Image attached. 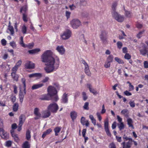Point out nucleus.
I'll return each mask as SVG.
<instances>
[{"label": "nucleus", "mask_w": 148, "mask_h": 148, "mask_svg": "<svg viewBox=\"0 0 148 148\" xmlns=\"http://www.w3.org/2000/svg\"><path fill=\"white\" fill-rule=\"evenodd\" d=\"M52 52L50 50L45 51L41 56L42 61L47 62L45 70L47 73H50L56 71L59 68L60 64L59 59L56 58V59L52 56Z\"/></svg>", "instance_id": "nucleus-1"}, {"label": "nucleus", "mask_w": 148, "mask_h": 148, "mask_svg": "<svg viewBox=\"0 0 148 148\" xmlns=\"http://www.w3.org/2000/svg\"><path fill=\"white\" fill-rule=\"evenodd\" d=\"M22 84L19 85V98L20 103H22L23 102L24 95L26 94V79L23 78L21 79Z\"/></svg>", "instance_id": "nucleus-2"}, {"label": "nucleus", "mask_w": 148, "mask_h": 148, "mask_svg": "<svg viewBox=\"0 0 148 148\" xmlns=\"http://www.w3.org/2000/svg\"><path fill=\"white\" fill-rule=\"evenodd\" d=\"M101 40L102 41V44L104 45H106L108 44V32L105 30H102L101 31L100 34L99 35Z\"/></svg>", "instance_id": "nucleus-3"}, {"label": "nucleus", "mask_w": 148, "mask_h": 148, "mask_svg": "<svg viewBox=\"0 0 148 148\" xmlns=\"http://www.w3.org/2000/svg\"><path fill=\"white\" fill-rule=\"evenodd\" d=\"M139 50L140 54L142 56H145L147 54L148 58V51L146 45L144 43H141L140 46L139 47Z\"/></svg>", "instance_id": "nucleus-4"}, {"label": "nucleus", "mask_w": 148, "mask_h": 148, "mask_svg": "<svg viewBox=\"0 0 148 148\" xmlns=\"http://www.w3.org/2000/svg\"><path fill=\"white\" fill-rule=\"evenodd\" d=\"M112 17L118 22H123L124 19L123 16L121 15L116 11L112 12Z\"/></svg>", "instance_id": "nucleus-5"}, {"label": "nucleus", "mask_w": 148, "mask_h": 148, "mask_svg": "<svg viewBox=\"0 0 148 148\" xmlns=\"http://www.w3.org/2000/svg\"><path fill=\"white\" fill-rule=\"evenodd\" d=\"M48 110L52 113H56L59 109L58 105L56 103H53L50 104L48 106Z\"/></svg>", "instance_id": "nucleus-6"}, {"label": "nucleus", "mask_w": 148, "mask_h": 148, "mask_svg": "<svg viewBox=\"0 0 148 148\" xmlns=\"http://www.w3.org/2000/svg\"><path fill=\"white\" fill-rule=\"evenodd\" d=\"M47 91L48 94L50 96V97L56 95L57 92L56 88L51 86H50L48 88Z\"/></svg>", "instance_id": "nucleus-7"}, {"label": "nucleus", "mask_w": 148, "mask_h": 148, "mask_svg": "<svg viewBox=\"0 0 148 148\" xmlns=\"http://www.w3.org/2000/svg\"><path fill=\"white\" fill-rule=\"evenodd\" d=\"M81 22L77 19H74L71 22V24L73 29L77 28L80 25Z\"/></svg>", "instance_id": "nucleus-8"}, {"label": "nucleus", "mask_w": 148, "mask_h": 148, "mask_svg": "<svg viewBox=\"0 0 148 148\" xmlns=\"http://www.w3.org/2000/svg\"><path fill=\"white\" fill-rule=\"evenodd\" d=\"M72 32L69 29H67L64 32L61 36L63 39L66 40L69 39L71 36Z\"/></svg>", "instance_id": "nucleus-9"}, {"label": "nucleus", "mask_w": 148, "mask_h": 148, "mask_svg": "<svg viewBox=\"0 0 148 148\" xmlns=\"http://www.w3.org/2000/svg\"><path fill=\"white\" fill-rule=\"evenodd\" d=\"M109 121L108 119H106L104 122V127L105 131L107 135L109 136H111V134L108 128Z\"/></svg>", "instance_id": "nucleus-10"}, {"label": "nucleus", "mask_w": 148, "mask_h": 148, "mask_svg": "<svg viewBox=\"0 0 148 148\" xmlns=\"http://www.w3.org/2000/svg\"><path fill=\"white\" fill-rule=\"evenodd\" d=\"M25 67L27 69H32L35 68V64L31 61H27L25 64Z\"/></svg>", "instance_id": "nucleus-11"}, {"label": "nucleus", "mask_w": 148, "mask_h": 148, "mask_svg": "<svg viewBox=\"0 0 148 148\" xmlns=\"http://www.w3.org/2000/svg\"><path fill=\"white\" fill-rule=\"evenodd\" d=\"M0 136L1 137L5 139H7L9 138V134L2 128H0Z\"/></svg>", "instance_id": "nucleus-12"}, {"label": "nucleus", "mask_w": 148, "mask_h": 148, "mask_svg": "<svg viewBox=\"0 0 148 148\" xmlns=\"http://www.w3.org/2000/svg\"><path fill=\"white\" fill-rule=\"evenodd\" d=\"M132 140H129L126 143L125 142H123L121 145L123 146V148H130L132 144Z\"/></svg>", "instance_id": "nucleus-13"}, {"label": "nucleus", "mask_w": 148, "mask_h": 148, "mask_svg": "<svg viewBox=\"0 0 148 148\" xmlns=\"http://www.w3.org/2000/svg\"><path fill=\"white\" fill-rule=\"evenodd\" d=\"M39 109L38 108H36L34 110V114L36 116V117L34 118L35 120H37L40 117L41 114L39 112Z\"/></svg>", "instance_id": "nucleus-14"}, {"label": "nucleus", "mask_w": 148, "mask_h": 148, "mask_svg": "<svg viewBox=\"0 0 148 148\" xmlns=\"http://www.w3.org/2000/svg\"><path fill=\"white\" fill-rule=\"evenodd\" d=\"M56 49L61 55L64 54L65 52V49L62 46H58Z\"/></svg>", "instance_id": "nucleus-15"}, {"label": "nucleus", "mask_w": 148, "mask_h": 148, "mask_svg": "<svg viewBox=\"0 0 148 148\" xmlns=\"http://www.w3.org/2000/svg\"><path fill=\"white\" fill-rule=\"evenodd\" d=\"M12 136L14 138L15 142L17 143L19 141V139L17 134H15L14 130H11L10 131Z\"/></svg>", "instance_id": "nucleus-16"}, {"label": "nucleus", "mask_w": 148, "mask_h": 148, "mask_svg": "<svg viewBox=\"0 0 148 148\" xmlns=\"http://www.w3.org/2000/svg\"><path fill=\"white\" fill-rule=\"evenodd\" d=\"M70 115L72 121H74L77 116V113L75 111H72L70 112Z\"/></svg>", "instance_id": "nucleus-17"}, {"label": "nucleus", "mask_w": 148, "mask_h": 148, "mask_svg": "<svg viewBox=\"0 0 148 148\" xmlns=\"http://www.w3.org/2000/svg\"><path fill=\"white\" fill-rule=\"evenodd\" d=\"M39 99L41 100H49L50 99V97L47 94L41 95Z\"/></svg>", "instance_id": "nucleus-18"}, {"label": "nucleus", "mask_w": 148, "mask_h": 148, "mask_svg": "<svg viewBox=\"0 0 148 148\" xmlns=\"http://www.w3.org/2000/svg\"><path fill=\"white\" fill-rule=\"evenodd\" d=\"M62 102L64 103H68V94L66 93H64L61 99Z\"/></svg>", "instance_id": "nucleus-19"}, {"label": "nucleus", "mask_w": 148, "mask_h": 148, "mask_svg": "<svg viewBox=\"0 0 148 148\" xmlns=\"http://www.w3.org/2000/svg\"><path fill=\"white\" fill-rule=\"evenodd\" d=\"M88 88H89L90 91L94 95H96L97 94V91L93 88H92V86L90 84H87Z\"/></svg>", "instance_id": "nucleus-20"}, {"label": "nucleus", "mask_w": 148, "mask_h": 148, "mask_svg": "<svg viewBox=\"0 0 148 148\" xmlns=\"http://www.w3.org/2000/svg\"><path fill=\"white\" fill-rule=\"evenodd\" d=\"M11 75L14 80L16 82L18 81L19 76L16 73H11Z\"/></svg>", "instance_id": "nucleus-21"}, {"label": "nucleus", "mask_w": 148, "mask_h": 148, "mask_svg": "<svg viewBox=\"0 0 148 148\" xmlns=\"http://www.w3.org/2000/svg\"><path fill=\"white\" fill-rule=\"evenodd\" d=\"M40 51V49L39 48H36L31 50H29L28 51V52L30 54H34L38 53Z\"/></svg>", "instance_id": "nucleus-22"}, {"label": "nucleus", "mask_w": 148, "mask_h": 148, "mask_svg": "<svg viewBox=\"0 0 148 148\" xmlns=\"http://www.w3.org/2000/svg\"><path fill=\"white\" fill-rule=\"evenodd\" d=\"M127 122L129 127H131L132 129H134V127L132 124L133 121L132 119L131 118H129L127 120Z\"/></svg>", "instance_id": "nucleus-23"}, {"label": "nucleus", "mask_w": 148, "mask_h": 148, "mask_svg": "<svg viewBox=\"0 0 148 148\" xmlns=\"http://www.w3.org/2000/svg\"><path fill=\"white\" fill-rule=\"evenodd\" d=\"M43 85L44 84H35L32 86V90L36 89L42 87Z\"/></svg>", "instance_id": "nucleus-24"}, {"label": "nucleus", "mask_w": 148, "mask_h": 148, "mask_svg": "<svg viewBox=\"0 0 148 148\" xmlns=\"http://www.w3.org/2000/svg\"><path fill=\"white\" fill-rule=\"evenodd\" d=\"M22 148H30V145L28 141H25L22 145Z\"/></svg>", "instance_id": "nucleus-25"}, {"label": "nucleus", "mask_w": 148, "mask_h": 148, "mask_svg": "<svg viewBox=\"0 0 148 148\" xmlns=\"http://www.w3.org/2000/svg\"><path fill=\"white\" fill-rule=\"evenodd\" d=\"M19 123L23 124L25 119V116L24 114H21L19 118Z\"/></svg>", "instance_id": "nucleus-26"}, {"label": "nucleus", "mask_w": 148, "mask_h": 148, "mask_svg": "<svg viewBox=\"0 0 148 148\" xmlns=\"http://www.w3.org/2000/svg\"><path fill=\"white\" fill-rule=\"evenodd\" d=\"M52 129L51 128H49L46 130L42 134V137L44 138L46 135L49 134L52 132Z\"/></svg>", "instance_id": "nucleus-27"}, {"label": "nucleus", "mask_w": 148, "mask_h": 148, "mask_svg": "<svg viewBox=\"0 0 148 148\" xmlns=\"http://www.w3.org/2000/svg\"><path fill=\"white\" fill-rule=\"evenodd\" d=\"M51 115L50 111H45L44 112L43 115L42 116V117L44 118H46L48 117Z\"/></svg>", "instance_id": "nucleus-28"}, {"label": "nucleus", "mask_w": 148, "mask_h": 148, "mask_svg": "<svg viewBox=\"0 0 148 148\" xmlns=\"http://www.w3.org/2000/svg\"><path fill=\"white\" fill-rule=\"evenodd\" d=\"M31 132L29 130H27L26 133V139L28 140H29L31 138Z\"/></svg>", "instance_id": "nucleus-29"}, {"label": "nucleus", "mask_w": 148, "mask_h": 148, "mask_svg": "<svg viewBox=\"0 0 148 148\" xmlns=\"http://www.w3.org/2000/svg\"><path fill=\"white\" fill-rule=\"evenodd\" d=\"M85 72L88 76L91 75V73L89 69L88 65L85 66Z\"/></svg>", "instance_id": "nucleus-30"}, {"label": "nucleus", "mask_w": 148, "mask_h": 148, "mask_svg": "<svg viewBox=\"0 0 148 148\" xmlns=\"http://www.w3.org/2000/svg\"><path fill=\"white\" fill-rule=\"evenodd\" d=\"M18 104L17 103H14L13 106V110L14 112H16L18 110Z\"/></svg>", "instance_id": "nucleus-31"}, {"label": "nucleus", "mask_w": 148, "mask_h": 148, "mask_svg": "<svg viewBox=\"0 0 148 148\" xmlns=\"http://www.w3.org/2000/svg\"><path fill=\"white\" fill-rule=\"evenodd\" d=\"M8 29L10 32V34L11 35H13L14 34V28L11 25H8Z\"/></svg>", "instance_id": "nucleus-32"}, {"label": "nucleus", "mask_w": 148, "mask_h": 148, "mask_svg": "<svg viewBox=\"0 0 148 148\" xmlns=\"http://www.w3.org/2000/svg\"><path fill=\"white\" fill-rule=\"evenodd\" d=\"M89 118L90 119L92 123L95 125H96V120L95 119L92 115H90Z\"/></svg>", "instance_id": "nucleus-33"}, {"label": "nucleus", "mask_w": 148, "mask_h": 148, "mask_svg": "<svg viewBox=\"0 0 148 148\" xmlns=\"http://www.w3.org/2000/svg\"><path fill=\"white\" fill-rule=\"evenodd\" d=\"M113 59V56L112 55H110L107 58L106 61L111 63L112 62Z\"/></svg>", "instance_id": "nucleus-34"}, {"label": "nucleus", "mask_w": 148, "mask_h": 148, "mask_svg": "<svg viewBox=\"0 0 148 148\" xmlns=\"http://www.w3.org/2000/svg\"><path fill=\"white\" fill-rule=\"evenodd\" d=\"M124 10L125 11V15L128 18H130L132 16V14L129 11H128L124 9Z\"/></svg>", "instance_id": "nucleus-35"}, {"label": "nucleus", "mask_w": 148, "mask_h": 148, "mask_svg": "<svg viewBox=\"0 0 148 148\" xmlns=\"http://www.w3.org/2000/svg\"><path fill=\"white\" fill-rule=\"evenodd\" d=\"M61 130V128L59 127H57L55 128L54 131L55 132V135L57 136L58 135V133H59Z\"/></svg>", "instance_id": "nucleus-36"}, {"label": "nucleus", "mask_w": 148, "mask_h": 148, "mask_svg": "<svg viewBox=\"0 0 148 148\" xmlns=\"http://www.w3.org/2000/svg\"><path fill=\"white\" fill-rule=\"evenodd\" d=\"M23 38L22 36H21L20 38V41L19 42V44L22 47H25V44L23 41Z\"/></svg>", "instance_id": "nucleus-37"}, {"label": "nucleus", "mask_w": 148, "mask_h": 148, "mask_svg": "<svg viewBox=\"0 0 148 148\" xmlns=\"http://www.w3.org/2000/svg\"><path fill=\"white\" fill-rule=\"evenodd\" d=\"M123 139L124 140V141L125 142V141H127V140H132V138H129L127 137L125 134H124L123 137Z\"/></svg>", "instance_id": "nucleus-38"}, {"label": "nucleus", "mask_w": 148, "mask_h": 148, "mask_svg": "<svg viewBox=\"0 0 148 148\" xmlns=\"http://www.w3.org/2000/svg\"><path fill=\"white\" fill-rule=\"evenodd\" d=\"M117 5V2H115L113 3L112 7L113 11L112 12L116 11V8Z\"/></svg>", "instance_id": "nucleus-39"}, {"label": "nucleus", "mask_w": 148, "mask_h": 148, "mask_svg": "<svg viewBox=\"0 0 148 148\" xmlns=\"http://www.w3.org/2000/svg\"><path fill=\"white\" fill-rule=\"evenodd\" d=\"M82 94L83 100L84 101H86L88 98V97L87 95L86 92H82Z\"/></svg>", "instance_id": "nucleus-40"}, {"label": "nucleus", "mask_w": 148, "mask_h": 148, "mask_svg": "<svg viewBox=\"0 0 148 148\" xmlns=\"http://www.w3.org/2000/svg\"><path fill=\"white\" fill-rule=\"evenodd\" d=\"M128 110L127 109H124L122 110L121 112V114L124 115L125 116H127Z\"/></svg>", "instance_id": "nucleus-41"}, {"label": "nucleus", "mask_w": 148, "mask_h": 148, "mask_svg": "<svg viewBox=\"0 0 148 148\" xmlns=\"http://www.w3.org/2000/svg\"><path fill=\"white\" fill-rule=\"evenodd\" d=\"M89 103L88 102H86L84 103V105L83 106V108L84 109L87 110H88L89 109Z\"/></svg>", "instance_id": "nucleus-42"}, {"label": "nucleus", "mask_w": 148, "mask_h": 148, "mask_svg": "<svg viewBox=\"0 0 148 148\" xmlns=\"http://www.w3.org/2000/svg\"><path fill=\"white\" fill-rule=\"evenodd\" d=\"M114 59H115V60L116 62H117L119 64L123 63V61L122 60H121L120 58L118 57H115L114 58Z\"/></svg>", "instance_id": "nucleus-43"}, {"label": "nucleus", "mask_w": 148, "mask_h": 148, "mask_svg": "<svg viewBox=\"0 0 148 148\" xmlns=\"http://www.w3.org/2000/svg\"><path fill=\"white\" fill-rule=\"evenodd\" d=\"M23 19L25 22H27L28 21V18L27 15L26 14L23 13Z\"/></svg>", "instance_id": "nucleus-44"}, {"label": "nucleus", "mask_w": 148, "mask_h": 148, "mask_svg": "<svg viewBox=\"0 0 148 148\" xmlns=\"http://www.w3.org/2000/svg\"><path fill=\"white\" fill-rule=\"evenodd\" d=\"M34 43L33 42L25 45V47H27L29 49H32L34 47Z\"/></svg>", "instance_id": "nucleus-45"}, {"label": "nucleus", "mask_w": 148, "mask_h": 148, "mask_svg": "<svg viewBox=\"0 0 148 148\" xmlns=\"http://www.w3.org/2000/svg\"><path fill=\"white\" fill-rule=\"evenodd\" d=\"M118 126L120 130L123 129L124 127V125L123 122L120 123L118 125Z\"/></svg>", "instance_id": "nucleus-46"}, {"label": "nucleus", "mask_w": 148, "mask_h": 148, "mask_svg": "<svg viewBox=\"0 0 148 148\" xmlns=\"http://www.w3.org/2000/svg\"><path fill=\"white\" fill-rule=\"evenodd\" d=\"M22 32L23 34H26L27 27L25 25H23L22 27Z\"/></svg>", "instance_id": "nucleus-47"}, {"label": "nucleus", "mask_w": 148, "mask_h": 148, "mask_svg": "<svg viewBox=\"0 0 148 148\" xmlns=\"http://www.w3.org/2000/svg\"><path fill=\"white\" fill-rule=\"evenodd\" d=\"M130 106L132 108L135 107V103L134 101H131L129 102Z\"/></svg>", "instance_id": "nucleus-48"}, {"label": "nucleus", "mask_w": 148, "mask_h": 148, "mask_svg": "<svg viewBox=\"0 0 148 148\" xmlns=\"http://www.w3.org/2000/svg\"><path fill=\"white\" fill-rule=\"evenodd\" d=\"M12 144V142L10 140H8L6 142V144L5 145L7 147H9L11 146Z\"/></svg>", "instance_id": "nucleus-49"}, {"label": "nucleus", "mask_w": 148, "mask_h": 148, "mask_svg": "<svg viewBox=\"0 0 148 148\" xmlns=\"http://www.w3.org/2000/svg\"><path fill=\"white\" fill-rule=\"evenodd\" d=\"M117 48L120 49L121 48V47L123 46V44L120 41H118L117 42Z\"/></svg>", "instance_id": "nucleus-50"}, {"label": "nucleus", "mask_w": 148, "mask_h": 148, "mask_svg": "<svg viewBox=\"0 0 148 148\" xmlns=\"http://www.w3.org/2000/svg\"><path fill=\"white\" fill-rule=\"evenodd\" d=\"M10 45L13 48H15L16 47V45L15 42L14 41L10 42Z\"/></svg>", "instance_id": "nucleus-51"}, {"label": "nucleus", "mask_w": 148, "mask_h": 148, "mask_svg": "<svg viewBox=\"0 0 148 148\" xmlns=\"http://www.w3.org/2000/svg\"><path fill=\"white\" fill-rule=\"evenodd\" d=\"M144 32V30L140 32L137 35V37L138 38H140L142 36V34Z\"/></svg>", "instance_id": "nucleus-52"}, {"label": "nucleus", "mask_w": 148, "mask_h": 148, "mask_svg": "<svg viewBox=\"0 0 148 148\" xmlns=\"http://www.w3.org/2000/svg\"><path fill=\"white\" fill-rule=\"evenodd\" d=\"M110 63L106 61L104 64V67L106 68H108L110 67Z\"/></svg>", "instance_id": "nucleus-53"}, {"label": "nucleus", "mask_w": 148, "mask_h": 148, "mask_svg": "<svg viewBox=\"0 0 148 148\" xmlns=\"http://www.w3.org/2000/svg\"><path fill=\"white\" fill-rule=\"evenodd\" d=\"M14 88V92L15 94H17V87L16 85L14 84L13 85Z\"/></svg>", "instance_id": "nucleus-54"}, {"label": "nucleus", "mask_w": 148, "mask_h": 148, "mask_svg": "<svg viewBox=\"0 0 148 148\" xmlns=\"http://www.w3.org/2000/svg\"><path fill=\"white\" fill-rule=\"evenodd\" d=\"M124 58L125 59L129 60L131 58V56L128 53H126L124 56Z\"/></svg>", "instance_id": "nucleus-55"}, {"label": "nucleus", "mask_w": 148, "mask_h": 148, "mask_svg": "<svg viewBox=\"0 0 148 148\" xmlns=\"http://www.w3.org/2000/svg\"><path fill=\"white\" fill-rule=\"evenodd\" d=\"M71 13L70 12L67 11H66V17L67 19H68L69 18L70 16Z\"/></svg>", "instance_id": "nucleus-56"}, {"label": "nucleus", "mask_w": 148, "mask_h": 148, "mask_svg": "<svg viewBox=\"0 0 148 148\" xmlns=\"http://www.w3.org/2000/svg\"><path fill=\"white\" fill-rule=\"evenodd\" d=\"M18 68L15 65L12 68V73H16V72L18 69Z\"/></svg>", "instance_id": "nucleus-57"}, {"label": "nucleus", "mask_w": 148, "mask_h": 148, "mask_svg": "<svg viewBox=\"0 0 148 148\" xmlns=\"http://www.w3.org/2000/svg\"><path fill=\"white\" fill-rule=\"evenodd\" d=\"M1 43L2 45L3 46H5L6 45L7 43V41L5 40L4 39H3L1 40Z\"/></svg>", "instance_id": "nucleus-58"}, {"label": "nucleus", "mask_w": 148, "mask_h": 148, "mask_svg": "<svg viewBox=\"0 0 148 148\" xmlns=\"http://www.w3.org/2000/svg\"><path fill=\"white\" fill-rule=\"evenodd\" d=\"M85 118L84 117L82 116V117L81 120H80V122L81 124L83 125H85L84 123L85 122Z\"/></svg>", "instance_id": "nucleus-59"}, {"label": "nucleus", "mask_w": 148, "mask_h": 148, "mask_svg": "<svg viewBox=\"0 0 148 148\" xmlns=\"http://www.w3.org/2000/svg\"><path fill=\"white\" fill-rule=\"evenodd\" d=\"M16 97L15 96H12L10 97V99L13 103L15 102L16 100Z\"/></svg>", "instance_id": "nucleus-60"}, {"label": "nucleus", "mask_w": 148, "mask_h": 148, "mask_svg": "<svg viewBox=\"0 0 148 148\" xmlns=\"http://www.w3.org/2000/svg\"><path fill=\"white\" fill-rule=\"evenodd\" d=\"M42 76V75L41 73H34V77H36L37 78H40Z\"/></svg>", "instance_id": "nucleus-61"}, {"label": "nucleus", "mask_w": 148, "mask_h": 148, "mask_svg": "<svg viewBox=\"0 0 148 148\" xmlns=\"http://www.w3.org/2000/svg\"><path fill=\"white\" fill-rule=\"evenodd\" d=\"M17 127L16 124L15 123L13 124L12 125V130H13L16 129Z\"/></svg>", "instance_id": "nucleus-62"}, {"label": "nucleus", "mask_w": 148, "mask_h": 148, "mask_svg": "<svg viewBox=\"0 0 148 148\" xmlns=\"http://www.w3.org/2000/svg\"><path fill=\"white\" fill-rule=\"evenodd\" d=\"M144 66L145 68L147 69L148 68V62L147 61H145L144 62Z\"/></svg>", "instance_id": "nucleus-63"}, {"label": "nucleus", "mask_w": 148, "mask_h": 148, "mask_svg": "<svg viewBox=\"0 0 148 148\" xmlns=\"http://www.w3.org/2000/svg\"><path fill=\"white\" fill-rule=\"evenodd\" d=\"M109 148H116L115 145L113 143H111L110 144Z\"/></svg>", "instance_id": "nucleus-64"}]
</instances>
